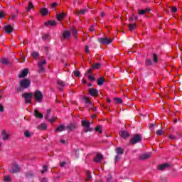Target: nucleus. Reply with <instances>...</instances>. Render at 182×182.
I'll list each match as a JSON object with an SVG mask.
<instances>
[{
  "label": "nucleus",
  "instance_id": "obj_25",
  "mask_svg": "<svg viewBox=\"0 0 182 182\" xmlns=\"http://www.w3.org/2000/svg\"><path fill=\"white\" fill-rule=\"evenodd\" d=\"M97 83L98 86H102L103 83H105V78L103 77H100Z\"/></svg>",
  "mask_w": 182,
  "mask_h": 182
},
{
  "label": "nucleus",
  "instance_id": "obj_46",
  "mask_svg": "<svg viewBox=\"0 0 182 182\" xmlns=\"http://www.w3.org/2000/svg\"><path fill=\"white\" fill-rule=\"evenodd\" d=\"M4 181H11V176H4Z\"/></svg>",
  "mask_w": 182,
  "mask_h": 182
},
{
  "label": "nucleus",
  "instance_id": "obj_45",
  "mask_svg": "<svg viewBox=\"0 0 182 182\" xmlns=\"http://www.w3.org/2000/svg\"><path fill=\"white\" fill-rule=\"evenodd\" d=\"M157 136H161V134H163V133H164V132L161 129H159L158 131L156 132Z\"/></svg>",
  "mask_w": 182,
  "mask_h": 182
},
{
  "label": "nucleus",
  "instance_id": "obj_37",
  "mask_svg": "<svg viewBox=\"0 0 182 182\" xmlns=\"http://www.w3.org/2000/svg\"><path fill=\"white\" fill-rule=\"evenodd\" d=\"M152 58H153L154 62H155L156 63L159 62V58L157 57V55L153 54Z\"/></svg>",
  "mask_w": 182,
  "mask_h": 182
},
{
  "label": "nucleus",
  "instance_id": "obj_6",
  "mask_svg": "<svg viewBox=\"0 0 182 182\" xmlns=\"http://www.w3.org/2000/svg\"><path fill=\"white\" fill-rule=\"evenodd\" d=\"M98 42H100V43H102V45H109V43H112V42H113V39L109 38L107 37L100 38H98Z\"/></svg>",
  "mask_w": 182,
  "mask_h": 182
},
{
  "label": "nucleus",
  "instance_id": "obj_19",
  "mask_svg": "<svg viewBox=\"0 0 182 182\" xmlns=\"http://www.w3.org/2000/svg\"><path fill=\"white\" fill-rule=\"evenodd\" d=\"M57 85L60 86L59 87L60 90H62V87H65V86H66V84L65 83V82L60 80H57Z\"/></svg>",
  "mask_w": 182,
  "mask_h": 182
},
{
  "label": "nucleus",
  "instance_id": "obj_50",
  "mask_svg": "<svg viewBox=\"0 0 182 182\" xmlns=\"http://www.w3.org/2000/svg\"><path fill=\"white\" fill-rule=\"evenodd\" d=\"M146 65H152V64H153V62H152L151 60H150V59H146Z\"/></svg>",
  "mask_w": 182,
  "mask_h": 182
},
{
  "label": "nucleus",
  "instance_id": "obj_36",
  "mask_svg": "<svg viewBox=\"0 0 182 182\" xmlns=\"http://www.w3.org/2000/svg\"><path fill=\"white\" fill-rule=\"evenodd\" d=\"M31 56H33L34 59H37V58L39 56V53L34 51L31 53Z\"/></svg>",
  "mask_w": 182,
  "mask_h": 182
},
{
  "label": "nucleus",
  "instance_id": "obj_40",
  "mask_svg": "<svg viewBox=\"0 0 182 182\" xmlns=\"http://www.w3.org/2000/svg\"><path fill=\"white\" fill-rule=\"evenodd\" d=\"M171 12L172 14H176V12H177V7L176 6L171 7Z\"/></svg>",
  "mask_w": 182,
  "mask_h": 182
},
{
  "label": "nucleus",
  "instance_id": "obj_57",
  "mask_svg": "<svg viewBox=\"0 0 182 182\" xmlns=\"http://www.w3.org/2000/svg\"><path fill=\"white\" fill-rule=\"evenodd\" d=\"M1 18H5V13H4L3 11H1Z\"/></svg>",
  "mask_w": 182,
  "mask_h": 182
},
{
  "label": "nucleus",
  "instance_id": "obj_3",
  "mask_svg": "<svg viewBox=\"0 0 182 182\" xmlns=\"http://www.w3.org/2000/svg\"><path fill=\"white\" fill-rule=\"evenodd\" d=\"M22 96L24 98L25 103H31L32 102V97H33V93L26 92V93L23 94Z\"/></svg>",
  "mask_w": 182,
  "mask_h": 182
},
{
  "label": "nucleus",
  "instance_id": "obj_4",
  "mask_svg": "<svg viewBox=\"0 0 182 182\" xmlns=\"http://www.w3.org/2000/svg\"><path fill=\"white\" fill-rule=\"evenodd\" d=\"M82 127H85L84 132L85 133H87L88 132H92V129H90V122L87 120H82Z\"/></svg>",
  "mask_w": 182,
  "mask_h": 182
},
{
  "label": "nucleus",
  "instance_id": "obj_43",
  "mask_svg": "<svg viewBox=\"0 0 182 182\" xmlns=\"http://www.w3.org/2000/svg\"><path fill=\"white\" fill-rule=\"evenodd\" d=\"M24 135L26 137H28V138L31 137V132H29V131H26L24 132Z\"/></svg>",
  "mask_w": 182,
  "mask_h": 182
},
{
  "label": "nucleus",
  "instance_id": "obj_20",
  "mask_svg": "<svg viewBox=\"0 0 182 182\" xmlns=\"http://www.w3.org/2000/svg\"><path fill=\"white\" fill-rule=\"evenodd\" d=\"M170 165H168V164H161L158 166V169L159 170H161V171H163V170H165V168H167L169 167Z\"/></svg>",
  "mask_w": 182,
  "mask_h": 182
},
{
  "label": "nucleus",
  "instance_id": "obj_2",
  "mask_svg": "<svg viewBox=\"0 0 182 182\" xmlns=\"http://www.w3.org/2000/svg\"><path fill=\"white\" fill-rule=\"evenodd\" d=\"M141 135L139 134H136L131 139L129 144H136V143H140L141 141Z\"/></svg>",
  "mask_w": 182,
  "mask_h": 182
},
{
  "label": "nucleus",
  "instance_id": "obj_28",
  "mask_svg": "<svg viewBox=\"0 0 182 182\" xmlns=\"http://www.w3.org/2000/svg\"><path fill=\"white\" fill-rule=\"evenodd\" d=\"M121 136L123 139H126V137H129V132L126 131L121 132Z\"/></svg>",
  "mask_w": 182,
  "mask_h": 182
},
{
  "label": "nucleus",
  "instance_id": "obj_41",
  "mask_svg": "<svg viewBox=\"0 0 182 182\" xmlns=\"http://www.w3.org/2000/svg\"><path fill=\"white\" fill-rule=\"evenodd\" d=\"M84 100L87 105H90V100L87 97H84Z\"/></svg>",
  "mask_w": 182,
  "mask_h": 182
},
{
  "label": "nucleus",
  "instance_id": "obj_48",
  "mask_svg": "<svg viewBox=\"0 0 182 182\" xmlns=\"http://www.w3.org/2000/svg\"><path fill=\"white\" fill-rule=\"evenodd\" d=\"M87 77H88V79H89L90 80H92V82H93L94 80H95V79H96V78H95V76L90 75H87Z\"/></svg>",
  "mask_w": 182,
  "mask_h": 182
},
{
  "label": "nucleus",
  "instance_id": "obj_61",
  "mask_svg": "<svg viewBox=\"0 0 182 182\" xmlns=\"http://www.w3.org/2000/svg\"><path fill=\"white\" fill-rule=\"evenodd\" d=\"M82 83H84L85 85H86V83H87V81H86V79H85V78H83V79L82 80Z\"/></svg>",
  "mask_w": 182,
  "mask_h": 182
},
{
  "label": "nucleus",
  "instance_id": "obj_60",
  "mask_svg": "<svg viewBox=\"0 0 182 182\" xmlns=\"http://www.w3.org/2000/svg\"><path fill=\"white\" fill-rule=\"evenodd\" d=\"M90 73H92V69H89L85 75H89Z\"/></svg>",
  "mask_w": 182,
  "mask_h": 182
},
{
  "label": "nucleus",
  "instance_id": "obj_56",
  "mask_svg": "<svg viewBox=\"0 0 182 182\" xmlns=\"http://www.w3.org/2000/svg\"><path fill=\"white\" fill-rule=\"evenodd\" d=\"M93 31H95V27L91 26V27L89 28V31H90V32H93Z\"/></svg>",
  "mask_w": 182,
  "mask_h": 182
},
{
  "label": "nucleus",
  "instance_id": "obj_53",
  "mask_svg": "<svg viewBox=\"0 0 182 182\" xmlns=\"http://www.w3.org/2000/svg\"><path fill=\"white\" fill-rule=\"evenodd\" d=\"M119 160H120V156L117 155V156H115V161H119Z\"/></svg>",
  "mask_w": 182,
  "mask_h": 182
},
{
  "label": "nucleus",
  "instance_id": "obj_13",
  "mask_svg": "<svg viewBox=\"0 0 182 182\" xmlns=\"http://www.w3.org/2000/svg\"><path fill=\"white\" fill-rule=\"evenodd\" d=\"M102 159H103V155L100 154H97L96 157L94 159V161L95 163H100Z\"/></svg>",
  "mask_w": 182,
  "mask_h": 182
},
{
  "label": "nucleus",
  "instance_id": "obj_24",
  "mask_svg": "<svg viewBox=\"0 0 182 182\" xmlns=\"http://www.w3.org/2000/svg\"><path fill=\"white\" fill-rule=\"evenodd\" d=\"M2 65H9V63H11V62L9 61V60H8V58H2L1 60Z\"/></svg>",
  "mask_w": 182,
  "mask_h": 182
},
{
  "label": "nucleus",
  "instance_id": "obj_62",
  "mask_svg": "<svg viewBox=\"0 0 182 182\" xmlns=\"http://www.w3.org/2000/svg\"><path fill=\"white\" fill-rule=\"evenodd\" d=\"M29 176H33V174L31 172L26 173V177H29Z\"/></svg>",
  "mask_w": 182,
  "mask_h": 182
},
{
  "label": "nucleus",
  "instance_id": "obj_12",
  "mask_svg": "<svg viewBox=\"0 0 182 182\" xmlns=\"http://www.w3.org/2000/svg\"><path fill=\"white\" fill-rule=\"evenodd\" d=\"M28 70L27 68L24 69L21 73L20 75H18V77L19 79H22V77H26V76H28Z\"/></svg>",
  "mask_w": 182,
  "mask_h": 182
},
{
  "label": "nucleus",
  "instance_id": "obj_63",
  "mask_svg": "<svg viewBox=\"0 0 182 182\" xmlns=\"http://www.w3.org/2000/svg\"><path fill=\"white\" fill-rule=\"evenodd\" d=\"M129 21H134V16H132V17H130Z\"/></svg>",
  "mask_w": 182,
  "mask_h": 182
},
{
  "label": "nucleus",
  "instance_id": "obj_7",
  "mask_svg": "<svg viewBox=\"0 0 182 182\" xmlns=\"http://www.w3.org/2000/svg\"><path fill=\"white\" fill-rule=\"evenodd\" d=\"M19 166H18V164L14 163L10 167H9V171L10 173H19L20 171Z\"/></svg>",
  "mask_w": 182,
  "mask_h": 182
},
{
  "label": "nucleus",
  "instance_id": "obj_18",
  "mask_svg": "<svg viewBox=\"0 0 182 182\" xmlns=\"http://www.w3.org/2000/svg\"><path fill=\"white\" fill-rule=\"evenodd\" d=\"M65 127L64 124H61L55 129V132H58V133L65 132Z\"/></svg>",
  "mask_w": 182,
  "mask_h": 182
},
{
  "label": "nucleus",
  "instance_id": "obj_35",
  "mask_svg": "<svg viewBox=\"0 0 182 182\" xmlns=\"http://www.w3.org/2000/svg\"><path fill=\"white\" fill-rule=\"evenodd\" d=\"M129 31H133L136 28V23L129 24Z\"/></svg>",
  "mask_w": 182,
  "mask_h": 182
},
{
  "label": "nucleus",
  "instance_id": "obj_38",
  "mask_svg": "<svg viewBox=\"0 0 182 182\" xmlns=\"http://www.w3.org/2000/svg\"><path fill=\"white\" fill-rule=\"evenodd\" d=\"M95 130L98 133L101 134L102 133V125L97 126V127L95 128Z\"/></svg>",
  "mask_w": 182,
  "mask_h": 182
},
{
  "label": "nucleus",
  "instance_id": "obj_22",
  "mask_svg": "<svg viewBox=\"0 0 182 182\" xmlns=\"http://www.w3.org/2000/svg\"><path fill=\"white\" fill-rule=\"evenodd\" d=\"M65 16H66V14L65 13L58 14H57V19L58 21H62V19H63Z\"/></svg>",
  "mask_w": 182,
  "mask_h": 182
},
{
  "label": "nucleus",
  "instance_id": "obj_51",
  "mask_svg": "<svg viewBox=\"0 0 182 182\" xmlns=\"http://www.w3.org/2000/svg\"><path fill=\"white\" fill-rule=\"evenodd\" d=\"M47 170H48V166H44L43 167V170L41 171V173L43 174V173H45Z\"/></svg>",
  "mask_w": 182,
  "mask_h": 182
},
{
  "label": "nucleus",
  "instance_id": "obj_11",
  "mask_svg": "<svg viewBox=\"0 0 182 182\" xmlns=\"http://www.w3.org/2000/svg\"><path fill=\"white\" fill-rule=\"evenodd\" d=\"M151 156V153L148 152V153L140 155L139 159L140 160H147V159H150Z\"/></svg>",
  "mask_w": 182,
  "mask_h": 182
},
{
  "label": "nucleus",
  "instance_id": "obj_33",
  "mask_svg": "<svg viewBox=\"0 0 182 182\" xmlns=\"http://www.w3.org/2000/svg\"><path fill=\"white\" fill-rule=\"evenodd\" d=\"M46 26L50 25L51 26H55L56 25V21H50L45 23Z\"/></svg>",
  "mask_w": 182,
  "mask_h": 182
},
{
  "label": "nucleus",
  "instance_id": "obj_15",
  "mask_svg": "<svg viewBox=\"0 0 182 182\" xmlns=\"http://www.w3.org/2000/svg\"><path fill=\"white\" fill-rule=\"evenodd\" d=\"M34 116H36V117H37L38 119H43V114L39 112L38 109H35Z\"/></svg>",
  "mask_w": 182,
  "mask_h": 182
},
{
  "label": "nucleus",
  "instance_id": "obj_54",
  "mask_svg": "<svg viewBox=\"0 0 182 182\" xmlns=\"http://www.w3.org/2000/svg\"><path fill=\"white\" fill-rule=\"evenodd\" d=\"M169 139H171V140H174L176 139V136L174 135H170Z\"/></svg>",
  "mask_w": 182,
  "mask_h": 182
},
{
  "label": "nucleus",
  "instance_id": "obj_8",
  "mask_svg": "<svg viewBox=\"0 0 182 182\" xmlns=\"http://www.w3.org/2000/svg\"><path fill=\"white\" fill-rule=\"evenodd\" d=\"M34 98L37 100V102H42V100L43 99V95L42 92L39 90H36L34 92Z\"/></svg>",
  "mask_w": 182,
  "mask_h": 182
},
{
  "label": "nucleus",
  "instance_id": "obj_27",
  "mask_svg": "<svg viewBox=\"0 0 182 182\" xmlns=\"http://www.w3.org/2000/svg\"><path fill=\"white\" fill-rule=\"evenodd\" d=\"M116 153L117 154H123V153H124V150H123V149H122V147H117L116 149Z\"/></svg>",
  "mask_w": 182,
  "mask_h": 182
},
{
  "label": "nucleus",
  "instance_id": "obj_21",
  "mask_svg": "<svg viewBox=\"0 0 182 182\" xmlns=\"http://www.w3.org/2000/svg\"><path fill=\"white\" fill-rule=\"evenodd\" d=\"M76 127H77V124H76V123H73V124H70L67 127V129H68V130H75V129H76Z\"/></svg>",
  "mask_w": 182,
  "mask_h": 182
},
{
  "label": "nucleus",
  "instance_id": "obj_34",
  "mask_svg": "<svg viewBox=\"0 0 182 182\" xmlns=\"http://www.w3.org/2000/svg\"><path fill=\"white\" fill-rule=\"evenodd\" d=\"M87 12V9H82L77 11V15H85Z\"/></svg>",
  "mask_w": 182,
  "mask_h": 182
},
{
  "label": "nucleus",
  "instance_id": "obj_32",
  "mask_svg": "<svg viewBox=\"0 0 182 182\" xmlns=\"http://www.w3.org/2000/svg\"><path fill=\"white\" fill-rule=\"evenodd\" d=\"M72 33L74 36V38L77 40V30L76 28H73Z\"/></svg>",
  "mask_w": 182,
  "mask_h": 182
},
{
  "label": "nucleus",
  "instance_id": "obj_14",
  "mask_svg": "<svg viewBox=\"0 0 182 182\" xmlns=\"http://www.w3.org/2000/svg\"><path fill=\"white\" fill-rule=\"evenodd\" d=\"M63 39H70V31H65L63 32Z\"/></svg>",
  "mask_w": 182,
  "mask_h": 182
},
{
  "label": "nucleus",
  "instance_id": "obj_23",
  "mask_svg": "<svg viewBox=\"0 0 182 182\" xmlns=\"http://www.w3.org/2000/svg\"><path fill=\"white\" fill-rule=\"evenodd\" d=\"M47 127H48V125H46V124L45 123H43L38 127V129L41 130H46Z\"/></svg>",
  "mask_w": 182,
  "mask_h": 182
},
{
  "label": "nucleus",
  "instance_id": "obj_31",
  "mask_svg": "<svg viewBox=\"0 0 182 182\" xmlns=\"http://www.w3.org/2000/svg\"><path fill=\"white\" fill-rule=\"evenodd\" d=\"M33 8H35V6H33V4H32V2L30 1L28 3V6L27 7L26 11H31V9H33Z\"/></svg>",
  "mask_w": 182,
  "mask_h": 182
},
{
  "label": "nucleus",
  "instance_id": "obj_59",
  "mask_svg": "<svg viewBox=\"0 0 182 182\" xmlns=\"http://www.w3.org/2000/svg\"><path fill=\"white\" fill-rule=\"evenodd\" d=\"M60 143H62L63 144H66V140H65V139H61V140H60Z\"/></svg>",
  "mask_w": 182,
  "mask_h": 182
},
{
  "label": "nucleus",
  "instance_id": "obj_9",
  "mask_svg": "<svg viewBox=\"0 0 182 182\" xmlns=\"http://www.w3.org/2000/svg\"><path fill=\"white\" fill-rule=\"evenodd\" d=\"M3 31H4V32H5V33L11 34L14 32V27H12V26H11V25L8 24V25L4 26Z\"/></svg>",
  "mask_w": 182,
  "mask_h": 182
},
{
  "label": "nucleus",
  "instance_id": "obj_44",
  "mask_svg": "<svg viewBox=\"0 0 182 182\" xmlns=\"http://www.w3.org/2000/svg\"><path fill=\"white\" fill-rule=\"evenodd\" d=\"M43 41H46L47 39H49V34H44L42 37Z\"/></svg>",
  "mask_w": 182,
  "mask_h": 182
},
{
  "label": "nucleus",
  "instance_id": "obj_26",
  "mask_svg": "<svg viewBox=\"0 0 182 182\" xmlns=\"http://www.w3.org/2000/svg\"><path fill=\"white\" fill-rule=\"evenodd\" d=\"M86 176H87L86 179H85L86 181H90V180H92V175L90 173V171H87Z\"/></svg>",
  "mask_w": 182,
  "mask_h": 182
},
{
  "label": "nucleus",
  "instance_id": "obj_39",
  "mask_svg": "<svg viewBox=\"0 0 182 182\" xmlns=\"http://www.w3.org/2000/svg\"><path fill=\"white\" fill-rule=\"evenodd\" d=\"M114 100L118 104L123 103V100H122V98H114Z\"/></svg>",
  "mask_w": 182,
  "mask_h": 182
},
{
  "label": "nucleus",
  "instance_id": "obj_10",
  "mask_svg": "<svg viewBox=\"0 0 182 182\" xmlns=\"http://www.w3.org/2000/svg\"><path fill=\"white\" fill-rule=\"evenodd\" d=\"M2 140H4V141H5L6 140H8V139H9V137H11V134H9V132H6L5 130L2 131Z\"/></svg>",
  "mask_w": 182,
  "mask_h": 182
},
{
  "label": "nucleus",
  "instance_id": "obj_55",
  "mask_svg": "<svg viewBox=\"0 0 182 182\" xmlns=\"http://www.w3.org/2000/svg\"><path fill=\"white\" fill-rule=\"evenodd\" d=\"M65 165H66L65 162H61L60 164V167H65Z\"/></svg>",
  "mask_w": 182,
  "mask_h": 182
},
{
  "label": "nucleus",
  "instance_id": "obj_17",
  "mask_svg": "<svg viewBox=\"0 0 182 182\" xmlns=\"http://www.w3.org/2000/svg\"><path fill=\"white\" fill-rule=\"evenodd\" d=\"M89 93L91 96H97V95H99V91L95 89H90Z\"/></svg>",
  "mask_w": 182,
  "mask_h": 182
},
{
  "label": "nucleus",
  "instance_id": "obj_49",
  "mask_svg": "<svg viewBox=\"0 0 182 182\" xmlns=\"http://www.w3.org/2000/svg\"><path fill=\"white\" fill-rule=\"evenodd\" d=\"M74 76H77V77H79V76H80V72L77 71V70H75L74 72Z\"/></svg>",
  "mask_w": 182,
  "mask_h": 182
},
{
  "label": "nucleus",
  "instance_id": "obj_30",
  "mask_svg": "<svg viewBox=\"0 0 182 182\" xmlns=\"http://www.w3.org/2000/svg\"><path fill=\"white\" fill-rule=\"evenodd\" d=\"M102 66V64L97 63L92 65V69H100Z\"/></svg>",
  "mask_w": 182,
  "mask_h": 182
},
{
  "label": "nucleus",
  "instance_id": "obj_58",
  "mask_svg": "<svg viewBox=\"0 0 182 182\" xmlns=\"http://www.w3.org/2000/svg\"><path fill=\"white\" fill-rule=\"evenodd\" d=\"M41 182H48V178H43L41 179Z\"/></svg>",
  "mask_w": 182,
  "mask_h": 182
},
{
  "label": "nucleus",
  "instance_id": "obj_47",
  "mask_svg": "<svg viewBox=\"0 0 182 182\" xmlns=\"http://www.w3.org/2000/svg\"><path fill=\"white\" fill-rule=\"evenodd\" d=\"M9 18L12 19V21H15V19H16V14H12Z\"/></svg>",
  "mask_w": 182,
  "mask_h": 182
},
{
  "label": "nucleus",
  "instance_id": "obj_64",
  "mask_svg": "<svg viewBox=\"0 0 182 182\" xmlns=\"http://www.w3.org/2000/svg\"><path fill=\"white\" fill-rule=\"evenodd\" d=\"M56 5H58V3H53L52 4L53 8H55V6H56Z\"/></svg>",
  "mask_w": 182,
  "mask_h": 182
},
{
  "label": "nucleus",
  "instance_id": "obj_29",
  "mask_svg": "<svg viewBox=\"0 0 182 182\" xmlns=\"http://www.w3.org/2000/svg\"><path fill=\"white\" fill-rule=\"evenodd\" d=\"M149 11H150L149 9H146L145 10H139L138 14H139V15H144V14L149 12Z\"/></svg>",
  "mask_w": 182,
  "mask_h": 182
},
{
  "label": "nucleus",
  "instance_id": "obj_5",
  "mask_svg": "<svg viewBox=\"0 0 182 182\" xmlns=\"http://www.w3.org/2000/svg\"><path fill=\"white\" fill-rule=\"evenodd\" d=\"M45 65H46V60L39 61L38 63L39 73H45Z\"/></svg>",
  "mask_w": 182,
  "mask_h": 182
},
{
  "label": "nucleus",
  "instance_id": "obj_1",
  "mask_svg": "<svg viewBox=\"0 0 182 182\" xmlns=\"http://www.w3.org/2000/svg\"><path fill=\"white\" fill-rule=\"evenodd\" d=\"M20 86L17 87V90L21 92L22 89H28V87H31V81L28 79H23L20 81Z\"/></svg>",
  "mask_w": 182,
  "mask_h": 182
},
{
  "label": "nucleus",
  "instance_id": "obj_52",
  "mask_svg": "<svg viewBox=\"0 0 182 182\" xmlns=\"http://www.w3.org/2000/svg\"><path fill=\"white\" fill-rule=\"evenodd\" d=\"M85 50L86 53H89L90 50H89V46H85Z\"/></svg>",
  "mask_w": 182,
  "mask_h": 182
},
{
  "label": "nucleus",
  "instance_id": "obj_42",
  "mask_svg": "<svg viewBox=\"0 0 182 182\" xmlns=\"http://www.w3.org/2000/svg\"><path fill=\"white\" fill-rule=\"evenodd\" d=\"M57 119H58V117H53L50 119H49V122H50V123H55V122H56Z\"/></svg>",
  "mask_w": 182,
  "mask_h": 182
},
{
  "label": "nucleus",
  "instance_id": "obj_16",
  "mask_svg": "<svg viewBox=\"0 0 182 182\" xmlns=\"http://www.w3.org/2000/svg\"><path fill=\"white\" fill-rule=\"evenodd\" d=\"M40 14H41L42 16H46L49 14V11L46 8H43L41 9Z\"/></svg>",
  "mask_w": 182,
  "mask_h": 182
}]
</instances>
